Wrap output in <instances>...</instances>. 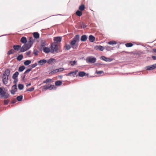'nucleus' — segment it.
<instances>
[{"label":"nucleus","instance_id":"50","mask_svg":"<svg viewBox=\"0 0 156 156\" xmlns=\"http://www.w3.org/2000/svg\"><path fill=\"white\" fill-rule=\"evenodd\" d=\"M96 73L98 74H101L102 73H103L104 72L103 71H97Z\"/></svg>","mask_w":156,"mask_h":156},{"label":"nucleus","instance_id":"43","mask_svg":"<svg viewBox=\"0 0 156 156\" xmlns=\"http://www.w3.org/2000/svg\"><path fill=\"white\" fill-rule=\"evenodd\" d=\"M54 49H55L56 51H57L58 50V46L57 44H55L54 45Z\"/></svg>","mask_w":156,"mask_h":156},{"label":"nucleus","instance_id":"41","mask_svg":"<svg viewBox=\"0 0 156 156\" xmlns=\"http://www.w3.org/2000/svg\"><path fill=\"white\" fill-rule=\"evenodd\" d=\"M81 27L83 29L85 28L86 27H87V26L86 25L83 23L82 22L81 24Z\"/></svg>","mask_w":156,"mask_h":156},{"label":"nucleus","instance_id":"26","mask_svg":"<svg viewBox=\"0 0 156 156\" xmlns=\"http://www.w3.org/2000/svg\"><path fill=\"white\" fill-rule=\"evenodd\" d=\"M85 9V6L84 4H82L80 5L79 8V10L81 11H83Z\"/></svg>","mask_w":156,"mask_h":156},{"label":"nucleus","instance_id":"14","mask_svg":"<svg viewBox=\"0 0 156 156\" xmlns=\"http://www.w3.org/2000/svg\"><path fill=\"white\" fill-rule=\"evenodd\" d=\"M47 62V60L45 59H42L38 61V62L39 65L42 66Z\"/></svg>","mask_w":156,"mask_h":156},{"label":"nucleus","instance_id":"13","mask_svg":"<svg viewBox=\"0 0 156 156\" xmlns=\"http://www.w3.org/2000/svg\"><path fill=\"white\" fill-rule=\"evenodd\" d=\"M62 40V37H54V41L55 42H56V43L61 42Z\"/></svg>","mask_w":156,"mask_h":156},{"label":"nucleus","instance_id":"54","mask_svg":"<svg viewBox=\"0 0 156 156\" xmlns=\"http://www.w3.org/2000/svg\"><path fill=\"white\" fill-rule=\"evenodd\" d=\"M152 59L154 60H156V56H154V55H153L152 56Z\"/></svg>","mask_w":156,"mask_h":156},{"label":"nucleus","instance_id":"1","mask_svg":"<svg viewBox=\"0 0 156 156\" xmlns=\"http://www.w3.org/2000/svg\"><path fill=\"white\" fill-rule=\"evenodd\" d=\"M79 41L80 35L79 34H76L71 41L70 44L72 46V48L73 49H77L78 47V43L76 44V43L78 42Z\"/></svg>","mask_w":156,"mask_h":156},{"label":"nucleus","instance_id":"34","mask_svg":"<svg viewBox=\"0 0 156 156\" xmlns=\"http://www.w3.org/2000/svg\"><path fill=\"white\" fill-rule=\"evenodd\" d=\"M106 49L108 51H110L113 50V48L111 46H107L106 47Z\"/></svg>","mask_w":156,"mask_h":156},{"label":"nucleus","instance_id":"35","mask_svg":"<svg viewBox=\"0 0 156 156\" xmlns=\"http://www.w3.org/2000/svg\"><path fill=\"white\" fill-rule=\"evenodd\" d=\"M117 43V42L115 41H109L108 42V44L110 45H113L114 44H116Z\"/></svg>","mask_w":156,"mask_h":156},{"label":"nucleus","instance_id":"42","mask_svg":"<svg viewBox=\"0 0 156 156\" xmlns=\"http://www.w3.org/2000/svg\"><path fill=\"white\" fill-rule=\"evenodd\" d=\"M12 89H13L15 90H16V91L17 90V85H16V84H14V85L12 86Z\"/></svg>","mask_w":156,"mask_h":156},{"label":"nucleus","instance_id":"24","mask_svg":"<svg viewBox=\"0 0 156 156\" xmlns=\"http://www.w3.org/2000/svg\"><path fill=\"white\" fill-rule=\"evenodd\" d=\"M23 58V55L22 54L19 55L16 58L17 60L18 61H20Z\"/></svg>","mask_w":156,"mask_h":156},{"label":"nucleus","instance_id":"49","mask_svg":"<svg viewBox=\"0 0 156 156\" xmlns=\"http://www.w3.org/2000/svg\"><path fill=\"white\" fill-rule=\"evenodd\" d=\"M9 96V94L7 93H6V94H4V97H5V98H8Z\"/></svg>","mask_w":156,"mask_h":156},{"label":"nucleus","instance_id":"25","mask_svg":"<svg viewBox=\"0 0 156 156\" xmlns=\"http://www.w3.org/2000/svg\"><path fill=\"white\" fill-rule=\"evenodd\" d=\"M76 15L79 17L81 16L82 15V11H81L79 10H77L76 12Z\"/></svg>","mask_w":156,"mask_h":156},{"label":"nucleus","instance_id":"63","mask_svg":"<svg viewBox=\"0 0 156 156\" xmlns=\"http://www.w3.org/2000/svg\"><path fill=\"white\" fill-rule=\"evenodd\" d=\"M5 35H6V34H4V35H2V36H0V37L2 36H5Z\"/></svg>","mask_w":156,"mask_h":156},{"label":"nucleus","instance_id":"5","mask_svg":"<svg viewBox=\"0 0 156 156\" xmlns=\"http://www.w3.org/2000/svg\"><path fill=\"white\" fill-rule=\"evenodd\" d=\"M100 58L101 60L107 62H111L113 60L112 58H108L104 56H101Z\"/></svg>","mask_w":156,"mask_h":156},{"label":"nucleus","instance_id":"33","mask_svg":"<svg viewBox=\"0 0 156 156\" xmlns=\"http://www.w3.org/2000/svg\"><path fill=\"white\" fill-rule=\"evenodd\" d=\"M126 46L127 47H131L133 46V44L131 43H127L125 44Z\"/></svg>","mask_w":156,"mask_h":156},{"label":"nucleus","instance_id":"61","mask_svg":"<svg viewBox=\"0 0 156 156\" xmlns=\"http://www.w3.org/2000/svg\"><path fill=\"white\" fill-rule=\"evenodd\" d=\"M52 86V85H51L50 86H48V87H50L49 89H50H50L51 88Z\"/></svg>","mask_w":156,"mask_h":156},{"label":"nucleus","instance_id":"46","mask_svg":"<svg viewBox=\"0 0 156 156\" xmlns=\"http://www.w3.org/2000/svg\"><path fill=\"white\" fill-rule=\"evenodd\" d=\"M14 80L13 81L14 83V84H16L17 85V83L18 82V78H15V79H13Z\"/></svg>","mask_w":156,"mask_h":156},{"label":"nucleus","instance_id":"8","mask_svg":"<svg viewBox=\"0 0 156 156\" xmlns=\"http://www.w3.org/2000/svg\"><path fill=\"white\" fill-rule=\"evenodd\" d=\"M146 68L147 69V70L154 69L156 68V64H155L151 66H146Z\"/></svg>","mask_w":156,"mask_h":156},{"label":"nucleus","instance_id":"11","mask_svg":"<svg viewBox=\"0 0 156 156\" xmlns=\"http://www.w3.org/2000/svg\"><path fill=\"white\" fill-rule=\"evenodd\" d=\"M3 89H4V87H0V95L3 98H5L4 95L6 94V92L3 90Z\"/></svg>","mask_w":156,"mask_h":156},{"label":"nucleus","instance_id":"7","mask_svg":"<svg viewBox=\"0 0 156 156\" xmlns=\"http://www.w3.org/2000/svg\"><path fill=\"white\" fill-rule=\"evenodd\" d=\"M56 62V60L53 58H50L47 60V63L49 64H54Z\"/></svg>","mask_w":156,"mask_h":156},{"label":"nucleus","instance_id":"4","mask_svg":"<svg viewBox=\"0 0 156 156\" xmlns=\"http://www.w3.org/2000/svg\"><path fill=\"white\" fill-rule=\"evenodd\" d=\"M30 48L27 44H24L21 47H20V52H24L28 50Z\"/></svg>","mask_w":156,"mask_h":156},{"label":"nucleus","instance_id":"39","mask_svg":"<svg viewBox=\"0 0 156 156\" xmlns=\"http://www.w3.org/2000/svg\"><path fill=\"white\" fill-rule=\"evenodd\" d=\"M34 89V87H32L30 88L27 89L26 90L27 91L31 92L33 91Z\"/></svg>","mask_w":156,"mask_h":156},{"label":"nucleus","instance_id":"32","mask_svg":"<svg viewBox=\"0 0 156 156\" xmlns=\"http://www.w3.org/2000/svg\"><path fill=\"white\" fill-rule=\"evenodd\" d=\"M64 47L65 48L66 50H69L72 48V46H71L69 44H65V45L64 46Z\"/></svg>","mask_w":156,"mask_h":156},{"label":"nucleus","instance_id":"52","mask_svg":"<svg viewBox=\"0 0 156 156\" xmlns=\"http://www.w3.org/2000/svg\"><path fill=\"white\" fill-rule=\"evenodd\" d=\"M30 53H31V51H27L26 52V55H27L28 56L29 55H30Z\"/></svg>","mask_w":156,"mask_h":156},{"label":"nucleus","instance_id":"27","mask_svg":"<svg viewBox=\"0 0 156 156\" xmlns=\"http://www.w3.org/2000/svg\"><path fill=\"white\" fill-rule=\"evenodd\" d=\"M19 74V73L18 72L16 71L15 73L12 76V78L13 79L17 78V77Z\"/></svg>","mask_w":156,"mask_h":156},{"label":"nucleus","instance_id":"30","mask_svg":"<svg viewBox=\"0 0 156 156\" xmlns=\"http://www.w3.org/2000/svg\"><path fill=\"white\" fill-rule=\"evenodd\" d=\"M31 63V61L30 60H26L24 62V64L25 66H28Z\"/></svg>","mask_w":156,"mask_h":156},{"label":"nucleus","instance_id":"18","mask_svg":"<svg viewBox=\"0 0 156 156\" xmlns=\"http://www.w3.org/2000/svg\"><path fill=\"white\" fill-rule=\"evenodd\" d=\"M27 41V39L26 37H22L20 39V42L24 44H26V43Z\"/></svg>","mask_w":156,"mask_h":156},{"label":"nucleus","instance_id":"12","mask_svg":"<svg viewBox=\"0 0 156 156\" xmlns=\"http://www.w3.org/2000/svg\"><path fill=\"white\" fill-rule=\"evenodd\" d=\"M94 49L96 50H99L100 51H103L104 49V48L101 45H96L94 47Z\"/></svg>","mask_w":156,"mask_h":156},{"label":"nucleus","instance_id":"57","mask_svg":"<svg viewBox=\"0 0 156 156\" xmlns=\"http://www.w3.org/2000/svg\"><path fill=\"white\" fill-rule=\"evenodd\" d=\"M31 85V83H27V84L26 86L27 87H28L30 86Z\"/></svg>","mask_w":156,"mask_h":156},{"label":"nucleus","instance_id":"47","mask_svg":"<svg viewBox=\"0 0 156 156\" xmlns=\"http://www.w3.org/2000/svg\"><path fill=\"white\" fill-rule=\"evenodd\" d=\"M49 87H48V86L47 85H45L43 86V88L46 90L49 89Z\"/></svg>","mask_w":156,"mask_h":156},{"label":"nucleus","instance_id":"56","mask_svg":"<svg viewBox=\"0 0 156 156\" xmlns=\"http://www.w3.org/2000/svg\"><path fill=\"white\" fill-rule=\"evenodd\" d=\"M50 51L51 53H53L54 52V49H52H52H51V51Z\"/></svg>","mask_w":156,"mask_h":156},{"label":"nucleus","instance_id":"23","mask_svg":"<svg viewBox=\"0 0 156 156\" xmlns=\"http://www.w3.org/2000/svg\"><path fill=\"white\" fill-rule=\"evenodd\" d=\"M33 36L35 39H38L39 38V34L37 32H34L33 33Z\"/></svg>","mask_w":156,"mask_h":156},{"label":"nucleus","instance_id":"21","mask_svg":"<svg viewBox=\"0 0 156 156\" xmlns=\"http://www.w3.org/2000/svg\"><path fill=\"white\" fill-rule=\"evenodd\" d=\"M13 48L15 51H18L20 50V45H13Z\"/></svg>","mask_w":156,"mask_h":156},{"label":"nucleus","instance_id":"17","mask_svg":"<svg viewBox=\"0 0 156 156\" xmlns=\"http://www.w3.org/2000/svg\"><path fill=\"white\" fill-rule=\"evenodd\" d=\"M78 75L80 77H83L86 75L88 76L89 75L88 73L86 74L85 72L83 71H80Z\"/></svg>","mask_w":156,"mask_h":156},{"label":"nucleus","instance_id":"37","mask_svg":"<svg viewBox=\"0 0 156 156\" xmlns=\"http://www.w3.org/2000/svg\"><path fill=\"white\" fill-rule=\"evenodd\" d=\"M37 65V63H34L33 64H32L29 66L30 67V69H32L35 68Z\"/></svg>","mask_w":156,"mask_h":156},{"label":"nucleus","instance_id":"9","mask_svg":"<svg viewBox=\"0 0 156 156\" xmlns=\"http://www.w3.org/2000/svg\"><path fill=\"white\" fill-rule=\"evenodd\" d=\"M78 72V70H76L74 71L71 72L68 74H66V75L67 76H73V77H74Z\"/></svg>","mask_w":156,"mask_h":156},{"label":"nucleus","instance_id":"45","mask_svg":"<svg viewBox=\"0 0 156 156\" xmlns=\"http://www.w3.org/2000/svg\"><path fill=\"white\" fill-rule=\"evenodd\" d=\"M12 49H11L10 50H9L7 54L8 55H10L11 54H12L14 52H13L12 51Z\"/></svg>","mask_w":156,"mask_h":156},{"label":"nucleus","instance_id":"40","mask_svg":"<svg viewBox=\"0 0 156 156\" xmlns=\"http://www.w3.org/2000/svg\"><path fill=\"white\" fill-rule=\"evenodd\" d=\"M9 101L8 100H5L4 101V104L5 105H7L9 102Z\"/></svg>","mask_w":156,"mask_h":156},{"label":"nucleus","instance_id":"19","mask_svg":"<svg viewBox=\"0 0 156 156\" xmlns=\"http://www.w3.org/2000/svg\"><path fill=\"white\" fill-rule=\"evenodd\" d=\"M95 37L94 36L90 35L89 36V40L90 42H94L95 41Z\"/></svg>","mask_w":156,"mask_h":156},{"label":"nucleus","instance_id":"51","mask_svg":"<svg viewBox=\"0 0 156 156\" xmlns=\"http://www.w3.org/2000/svg\"><path fill=\"white\" fill-rule=\"evenodd\" d=\"M38 51L36 50V51L34 52V54L35 56H37L38 55Z\"/></svg>","mask_w":156,"mask_h":156},{"label":"nucleus","instance_id":"10","mask_svg":"<svg viewBox=\"0 0 156 156\" xmlns=\"http://www.w3.org/2000/svg\"><path fill=\"white\" fill-rule=\"evenodd\" d=\"M34 40L32 37H30L29 39V43L27 44L29 45V47H31L33 44Z\"/></svg>","mask_w":156,"mask_h":156},{"label":"nucleus","instance_id":"22","mask_svg":"<svg viewBox=\"0 0 156 156\" xmlns=\"http://www.w3.org/2000/svg\"><path fill=\"white\" fill-rule=\"evenodd\" d=\"M26 68V67L24 66H21L19 67L18 69V71L19 72H23Z\"/></svg>","mask_w":156,"mask_h":156},{"label":"nucleus","instance_id":"2","mask_svg":"<svg viewBox=\"0 0 156 156\" xmlns=\"http://www.w3.org/2000/svg\"><path fill=\"white\" fill-rule=\"evenodd\" d=\"M10 71L9 69H6L2 75V82L5 84H6L8 82V77L9 76Z\"/></svg>","mask_w":156,"mask_h":156},{"label":"nucleus","instance_id":"44","mask_svg":"<svg viewBox=\"0 0 156 156\" xmlns=\"http://www.w3.org/2000/svg\"><path fill=\"white\" fill-rule=\"evenodd\" d=\"M31 70V69L29 68L27 69V70H26V71L24 72V74L25 75L26 74H27V73H28Z\"/></svg>","mask_w":156,"mask_h":156},{"label":"nucleus","instance_id":"38","mask_svg":"<svg viewBox=\"0 0 156 156\" xmlns=\"http://www.w3.org/2000/svg\"><path fill=\"white\" fill-rule=\"evenodd\" d=\"M52 80L50 78L47 79L45 80H44L43 81V83H47L49 82H51V81Z\"/></svg>","mask_w":156,"mask_h":156},{"label":"nucleus","instance_id":"36","mask_svg":"<svg viewBox=\"0 0 156 156\" xmlns=\"http://www.w3.org/2000/svg\"><path fill=\"white\" fill-rule=\"evenodd\" d=\"M76 61L74 60L73 61H70L69 62L71 64V65L72 66H73L75 65L76 64Z\"/></svg>","mask_w":156,"mask_h":156},{"label":"nucleus","instance_id":"28","mask_svg":"<svg viewBox=\"0 0 156 156\" xmlns=\"http://www.w3.org/2000/svg\"><path fill=\"white\" fill-rule=\"evenodd\" d=\"M62 83V82L61 81L57 80L55 81V84L56 86H60Z\"/></svg>","mask_w":156,"mask_h":156},{"label":"nucleus","instance_id":"15","mask_svg":"<svg viewBox=\"0 0 156 156\" xmlns=\"http://www.w3.org/2000/svg\"><path fill=\"white\" fill-rule=\"evenodd\" d=\"M87 39V36L85 34H83L81 36L80 41L82 42H85L86 41Z\"/></svg>","mask_w":156,"mask_h":156},{"label":"nucleus","instance_id":"6","mask_svg":"<svg viewBox=\"0 0 156 156\" xmlns=\"http://www.w3.org/2000/svg\"><path fill=\"white\" fill-rule=\"evenodd\" d=\"M64 69L63 68H60L58 69H56L53 70L51 71L50 73V74H54L56 73H57L59 72H62L64 70Z\"/></svg>","mask_w":156,"mask_h":156},{"label":"nucleus","instance_id":"64","mask_svg":"<svg viewBox=\"0 0 156 156\" xmlns=\"http://www.w3.org/2000/svg\"><path fill=\"white\" fill-rule=\"evenodd\" d=\"M58 15H60V16H62V14H58Z\"/></svg>","mask_w":156,"mask_h":156},{"label":"nucleus","instance_id":"53","mask_svg":"<svg viewBox=\"0 0 156 156\" xmlns=\"http://www.w3.org/2000/svg\"><path fill=\"white\" fill-rule=\"evenodd\" d=\"M56 89V88L55 87V85H52V86L51 87V88L50 89V90H52V89L55 90Z\"/></svg>","mask_w":156,"mask_h":156},{"label":"nucleus","instance_id":"31","mask_svg":"<svg viewBox=\"0 0 156 156\" xmlns=\"http://www.w3.org/2000/svg\"><path fill=\"white\" fill-rule=\"evenodd\" d=\"M18 89L20 90H21L23 89L24 87V86L23 84H18Z\"/></svg>","mask_w":156,"mask_h":156},{"label":"nucleus","instance_id":"20","mask_svg":"<svg viewBox=\"0 0 156 156\" xmlns=\"http://www.w3.org/2000/svg\"><path fill=\"white\" fill-rule=\"evenodd\" d=\"M42 49L43 51L46 53H48L50 51V49L47 47H44Z\"/></svg>","mask_w":156,"mask_h":156},{"label":"nucleus","instance_id":"55","mask_svg":"<svg viewBox=\"0 0 156 156\" xmlns=\"http://www.w3.org/2000/svg\"><path fill=\"white\" fill-rule=\"evenodd\" d=\"M16 100H15V99H14V100H13L12 101V104H13L15 103H16Z\"/></svg>","mask_w":156,"mask_h":156},{"label":"nucleus","instance_id":"58","mask_svg":"<svg viewBox=\"0 0 156 156\" xmlns=\"http://www.w3.org/2000/svg\"><path fill=\"white\" fill-rule=\"evenodd\" d=\"M153 51L155 53H156V49H153Z\"/></svg>","mask_w":156,"mask_h":156},{"label":"nucleus","instance_id":"16","mask_svg":"<svg viewBox=\"0 0 156 156\" xmlns=\"http://www.w3.org/2000/svg\"><path fill=\"white\" fill-rule=\"evenodd\" d=\"M47 45L48 44L45 41H42L41 42L40 48L41 49H43V48L45 47V46Z\"/></svg>","mask_w":156,"mask_h":156},{"label":"nucleus","instance_id":"48","mask_svg":"<svg viewBox=\"0 0 156 156\" xmlns=\"http://www.w3.org/2000/svg\"><path fill=\"white\" fill-rule=\"evenodd\" d=\"M16 91V90H15L13 89H12L10 90V92L11 94L13 95L14 94Z\"/></svg>","mask_w":156,"mask_h":156},{"label":"nucleus","instance_id":"3","mask_svg":"<svg viewBox=\"0 0 156 156\" xmlns=\"http://www.w3.org/2000/svg\"><path fill=\"white\" fill-rule=\"evenodd\" d=\"M86 60L87 63H94L96 61L97 59L94 57L88 56L86 58Z\"/></svg>","mask_w":156,"mask_h":156},{"label":"nucleus","instance_id":"29","mask_svg":"<svg viewBox=\"0 0 156 156\" xmlns=\"http://www.w3.org/2000/svg\"><path fill=\"white\" fill-rule=\"evenodd\" d=\"M23 98V96L22 95H20L16 97V99L18 101H21Z\"/></svg>","mask_w":156,"mask_h":156},{"label":"nucleus","instance_id":"60","mask_svg":"<svg viewBox=\"0 0 156 156\" xmlns=\"http://www.w3.org/2000/svg\"><path fill=\"white\" fill-rule=\"evenodd\" d=\"M58 76L59 78H60V79H61L62 78V75H59V76Z\"/></svg>","mask_w":156,"mask_h":156},{"label":"nucleus","instance_id":"59","mask_svg":"<svg viewBox=\"0 0 156 156\" xmlns=\"http://www.w3.org/2000/svg\"><path fill=\"white\" fill-rule=\"evenodd\" d=\"M25 76H26V75H24L23 76V78H22V80H24V78H25Z\"/></svg>","mask_w":156,"mask_h":156},{"label":"nucleus","instance_id":"62","mask_svg":"<svg viewBox=\"0 0 156 156\" xmlns=\"http://www.w3.org/2000/svg\"><path fill=\"white\" fill-rule=\"evenodd\" d=\"M51 49H52H52H54V47H53V46L52 45H51Z\"/></svg>","mask_w":156,"mask_h":156}]
</instances>
